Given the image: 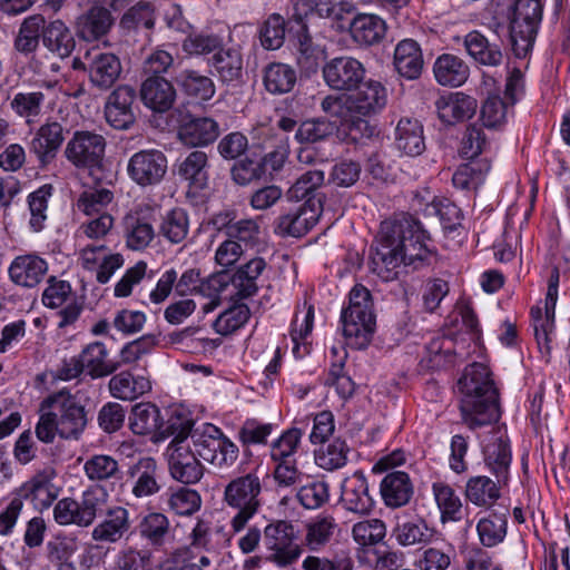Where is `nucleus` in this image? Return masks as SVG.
Wrapping results in <instances>:
<instances>
[{
	"label": "nucleus",
	"mask_w": 570,
	"mask_h": 570,
	"mask_svg": "<svg viewBox=\"0 0 570 570\" xmlns=\"http://www.w3.org/2000/svg\"><path fill=\"white\" fill-rule=\"evenodd\" d=\"M92 87L99 90L110 89L121 75L120 59L112 52L99 48L87 50L81 62Z\"/></svg>",
	"instance_id": "9b49d317"
},
{
	"label": "nucleus",
	"mask_w": 570,
	"mask_h": 570,
	"mask_svg": "<svg viewBox=\"0 0 570 570\" xmlns=\"http://www.w3.org/2000/svg\"><path fill=\"white\" fill-rule=\"evenodd\" d=\"M325 50L313 43L308 35L299 37L297 63L306 75L315 73L325 60Z\"/></svg>",
	"instance_id": "338daca9"
},
{
	"label": "nucleus",
	"mask_w": 570,
	"mask_h": 570,
	"mask_svg": "<svg viewBox=\"0 0 570 570\" xmlns=\"http://www.w3.org/2000/svg\"><path fill=\"white\" fill-rule=\"evenodd\" d=\"M114 24L110 10L95 6L80 14L76 21V32L86 41H95L104 37Z\"/></svg>",
	"instance_id": "c756f323"
},
{
	"label": "nucleus",
	"mask_w": 570,
	"mask_h": 570,
	"mask_svg": "<svg viewBox=\"0 0 570 570\" xmlns=\"http://www.w3.org/2000/svg\"><path fill=\"white\" fill-rule=\"evenodd\" d=\"M48 271L47 262L36 254L16 257L9 266L11 281L23 287H33L41 282Z\"/></svg>",
	"instance_id": "bb28decb"
},
{
	"label": "nucleus",
	"mask_w": 570,
	"mask_h": 570,
	"mask_svg": "<svg viewBox=\"0 0 570 570\" xmlns=\"http://www.w3.org/2000/svg\"><path fill=\"white\" fill-rule=\"evenodd\" d=\"M483 462L488 471L501 481L509 482L512 452L510 441L501 429L492 430L481 441Z\"/></svg>",
	"instance_id": "f8f14e48"
},
{
	"label": "nucleus",
	"mask_w": 570,
	"mask_h": 570,
	"mask_svg": "<svg viewBox=\"0 0 570 570\" xmlns=\"http://www.w3.org/2000/svg\"><path fill=\"white\" fill-rule=\"evenodd\" d=\"M80 362L92 379L108 376L119 368V363L109 358V351L105 343L92 342L79 354Z\"/></svg>",
	"instance_id": "4c0bfd02"
},
{
	"label": "nucleus",
	"mask_w": 570,
	"mask_h": 570,
	"mask_svg": "<svg viewBox=\"0 0 570 570\" xmlns=\"http://www.w3.org/2000/svg\"><path fill=\"white\" fill-rule=\"evenodd\" d=\"M121 225L126 246L131 250L147 248L155 238L154 226L137 212L126 214Z\"/></svg>",
	"instance_id": "7c9ffc66"
},
{
	"label": "nucleus",
	"mask_w": 570,
	"mask_h": 570,
	"mask_svg": "<svg viewBox=\"0 0 570 570\" xmlns=\"http://www.w3.org/2000/svg\"><path fill=\"white\" fill-rule=\"evenodd\" d=\"M51 402L57 412L60 425V438L78 440L87 425L85 407L68 391L61 390L50 394Z\"/></svg>",
	"instance_id": "9d476101"
},
{
	"label": "nucleus",
	"mask_w": 570,
	"mask_h": 570,
	"mask_svg": "<svg viewBox=\"0 0 570 570\" xmlns=\"http://www.w3.org/2000/svg\"><path fill=\"white\" fill-rule=\"evenodd\" d=\"M432 493L441 512L442 522H456L462 518V501L454 489L445 482H434Z\"/></svg>",
	"instance_id": "a18cd8bd"
},
{
	"label": "nucleus",
	"mask_w": 570,
	"mask_h": 570,
	"mask_svg": "<svg viewBox=\"0 0 570 570\" xmlns=\"http://www.w3.org/2000/svg\"><path fill=\"white\" fill-rule=\"evenodd\" d=\"M140 97L147 108L155 112H165L173 107L176 100V90L166 78L153 76L141 83Z\"/></svg>",
	"instance_id": "a878e982"
},
{
	"label": "nucleus",
	"mask_w": 570,
	"mask_h": 570,
	"mask_svg": "<svg viewBox=\"0 0 570 570\" xmlns=\"http://www.w3.org/2000/svg\"><path fill=\"white\" fill-rule=\"evenodd\" d=\"M508 482L487 475L470 476L464 487V498L478 508L490 510L501 498V489Z\"/></svg>",
	"instance_id": "b1692460"
},
{
	"label": "nucleus",
	"mask_w": 570,
	"mask_h": 570,
	"mask_svg": "<svg viewBox=\"0 0 570 570\" xmlns=\"http://www.w3.org/2000/svg\"><path fill=\"white\" fill-rule=\"evenodd\" d=\"M544 0H515L510 22V39L514 55L523 58L532 50L542 19Z\"/></svg>",
	"instance_id": "423d86ee"
},
{
	"label": "nucleus",
	"mask_w": 570,
	"mask_h": 570,
	"mask_svg": "<svg viewBox=\"0 0 570 570\" xmlns=\"http://www.w3.org/2000/svg\"><path fill=\"white\" fill-rule=\"evenodd\" d=\"M207 155L205 151H191L179 165L178 174L196 189H203L208 183Z\"/></svg>",
	"instance_id": "603ef678"
},
{
	"label": "nucleus",
	"mask_w": 570,
	"mask_h": 570,
	"mask_svg": "<svg viewBox=\"0 0 570 570\" xmlns=\"http://www.w3.org/2000/svg\"><path fill=\"white\" fill-rule=\"evenodd\" d=\"M438 118L448 126L471 119L478 109L474 97L462 91L445 92L435 100Z\"/></svg>",
	"instance_id": "a211bd4d"
},
{
	"label": "nucleus",
	"mask_w": 570,
	"mask_h": 570,
	"mask_svg": "<svg viewBox=\"0 0 570 570\" xmlns=\"http://www.w3.org/2000/svg\"><path fill=\"white\" fill-rule=\"evenodd\" d=\"M343 335L350 346L365 348L375 330V315L370 291L363 285H355L348 297V306L341 314Z\"/></svg>",
	"instance_id": "20e7f679"
},
{
	"label": "nucleus",
	"mask_w": 570,
	"mask_h": 570,
	"mask_svg": "<svg viewBox=\"0 0 570 570\" xmlns=\"http://www.w3.org/2000/svg\"><path fill=\"white\" fill-rule=\"evenodd\" d=\"M266 268L262 257H255L242 265L230 278L235 296L239 299L248 298L258 291L257 279Z\"/></svg>",
	"instance_id": "58836bf2"
},
{
	"label": "nucleus",
	"mask_w": 570,
	"mask_h": 570,
	"mask_svg": "<svg viewBox=\"0 0 570 570\" xmlns=\"http://www.w3.org/2000/svg\"><path fill=\"white\" fill-rule=\"evenodd\" d=\"M108 497L107 491L98 485L89 487L82 492L79 503L86 528L91 525L96 518L105 511Z\"/></svg>",
	"instance_id": "0e129e2a"
},
{
	"label": "nucleus",
	"mask_w": 570,
	"mask_h": 570,
	"mask_svg": "<svg viewBox=\"0 0 570 570\" xmlns=\"http://www.w3.org/2000/svg\"><path fill=\"white\" fill-rule=\"evenodd\" d=\"M348 453L350 446L346 441L336 438L315 453V463L318 468L333 472L346 465Z\"/></svg>",
	"instance_id": "6e6d98bb"
},
{
	"label": "nucleus",
	"mask_w": 570,
	"mask_h": 570,
	"mask_svg": "<svg viewBox=\"0 0 570 570\" xmlns=\"http://www.w3.org/2000/svg\"><path fill=\"white\" fill-rule=\"evenodd\" d=\"M167 169V157L159 149H144L132 154L126 167L128 177L142 188L160 184Z\"/></svg>",
	"instance_id": "1a4fd4ad"
},
{
	"label": "nucleus",
	"mask_w": 570,
	"mask_h": 570,
	"mask_svg": "<svg viewBox=\"0 0 570 570\" xmlns=\"http://www.w3.org/2000/svg\"><path fill=\"white\" fill-rule=\"evenodd\" d=\"M110 394L118 400L134 401L151 391V381L147 374H132L121 371L109 380Z\"/></svg>",
	"instance_id": "c85d7f7f"
},
{
	"label": "nucleus",
	"mask_w": 570,
	"mask_h": 570,
	"mask_svg": "<svg viewBox=\"0 0 570 570\" xmlns=\"http://www.w3.org/2000/svg\"><path fill=\"white\" fill-rule=\"evenodd\" d=\"M189 232V217L184 208L167 210L159 223V234L171 244L181 243Z\"/></svg>",
	"instance_id": "8fccbe9b"
},
{
	"label": "nucleus",
	"mask_w": 570,
	"mask_h": 570,
	"mask_svg": "<svg viewBox=\"0 0 570 570\" xmlns=\"http://www.w3.org/2000/svg\"><path fill=\"white\" fill-rule=\"evenodd\" d=\"M138 528L140 537L147 540L154 548L163 547L170 533L168 518L159 512L146 514Z\"/></svg>",
	"instance_id": "5fc2aeb1"
},
{
	"label": "nucleus",
	"mask_w": 570,
	"mask_h": 570,
	"mask_svg": "<svg viewBox=\"0 0 570 570\" xmlns=\"http://www.w3.org/2000/svg\"><path fill=\"white\" fill-rule=\"evenodd\" d=\"M193 422L186 415L179 413H170L167 419L161 416L159 421L156 434L155 442L165 441L168 438H173L170 443L181 442L184 444H189L187 442V438L194 431H191Z\"/></svg>",
	"instance_id": "de8ad7c7"
},
{
	"label": "nucleus",
	"mask_w": 570,
	"mask_h": 570,
	"mask_svg": "<svg viewBox=\"0 0 570 570\" xmlns=\"http://www.w3.org/2000/svg\"><path fill=\"white\" fill-rule=\"evenodd\" d=\"M106 146L102 135L90 130H76L65 146L63 156L77 169H99Z\"/></svg>",
	"instance_id": "6e6552de"
},
{
	"label": "nucleus",
	"mask_w": 570,
	"mask_h": 570,
	"mask_svg": "<svg viewBox=\"0 0 570 570\" xmlns=\"http://www.w3.org/2000/svg\"><path fill=\"white\" fill-rule=\"evenodd\" d=\"M508 524V509L480 513L475 524L479 543L485 549L499 547L507 539Z\"/></svg>",
	"instance_id": "4be33fe9"
},
{
	"label": "nucleus",
	"mask_w": 570,
	"mask_h": 570,
	"mask_svg": "<svg viewBox=\"0 0 570 570\" xmlns=\"http://www.w3.org/2000/svg\"><path fill=\"white\" fill-rule=\"evenodd\" d=\"M263 484L258 474L249 472L230 480L224 488L223 500L234 510L229 519L232 533L239 534L261 511Z\"/></svg>",
	"instance_id": "7ed1b4c3"
},
{
	"label": "nucleus",
	"mask_w": 570,
	"mask_h": 570,
	"mask_svg": "<svg viewBox=\"0 0 570 570\" xmlns=\"http://www.w3.org/2000/svg\"><path fill=\"white\" fill-rule=\"evenodd\" d=\"M263 544L268 560L278 567L295 563L303 553L295 525L287 520H269L263 528Z\"/></svg>",
	"instance_id": "0eeeda50"
},
{
	"label": "nucleus",
	"mask_w": 570,
	"mask_h": 570,
	"mask_svg": "<svg viewBox=\"0 0 570 570\" xmlns=\"http://www.w3.org/2000/svg\"><path fill=\"white\" fill-rule=\"evenodd\" d=\"M43 24L45 18L40 14L26 18L14 40L16 50L23 55L35 52L39 46L40 30Z\"/></svg>",
	"instance_id": "052dcab7"
},
{
	"label": "nucleus",
	"mask_w": 570,
	"mask_h": 570,
	"mask_svg": "<svg viewBox=\"0 0 570 570\" xmlns=\"http://www.w3.org/2000/svg\"><path fill=\"white\" fill-rule=\"evenodd\" d=\"M127 474L132 484L131 493L138 499L151 497L160 490L159 469L154 458L139 459L129 468Z\"/></svg>",
	"instance_id": "5701e85b"
},
{
	"label": "nucleus",
	"mask_w": 570,
	"mask_h": 570,
	"mask_svg": "<svg viewBox=\"0 0 570 570\" xmlns=\"http://www.w3.org/2000/svg\"><path fill=\"white\" fill-rule=\"evenodd\" d=\"M355 92L345 98L346 107L351 114L370 117L379 114L387 102L385 87L376 80L362 81Z\"/></svg>",
	"instance_id": "dca6fc26"
},
{
	"label": "nucleus",
	"mask_w": 570,
	"mask_h": 570,
	"mask_svg": "<svg viewBox=\"0 0 570 570\" xmlns=\"http://www.w3.org/2000/svg\"><path fill=\"white\" fill-rule=\"evenodd\" d=\"M177 82L187 96L200 101L212 99L216 91L210 77L191 69L183 70L177 77Z\"/></svg>",
	"instance_id": "49530a36"
},
{
	"label": "nucleus",
	"mask_w": 570,
	"mask_h": 570,
	"mask_svg": "<svg viewBox=\"0 0 570 570\" xmlns=\"http://www.w3.org/2000/svg\"><path fill=\"white\" fill-rule=\"evenodd\" d=\"M136 91L124 85L117 87L108 97L105 106L107 122L115 129H128L135 122L134 102Z\"/></svg>",
	"instance_id": "aec40b11"
},
{
	"label": "nucleus",
	"mask_w": 570,
	"mask_h": 570,
	"mask_svg": "<svg viewBox=\"0 0 570 570\" xmlns=\"http://www.w3.org/2000/svg\"><path fill=\"white\" fill-rule=\"evenodd\" d=\"M513 107L499 94L488 95L481 107V119L487 128H499L507 122L509 110Z\"/></svg>",
	"instance_id": "69168bd1"
},
{
	"label": "nucleus",
	"mask_w": 570,
	"mask_h": 570,
	"mask_svg": "<svg viewBox=\"0 0 570 570\" xmlns=\"http://www.w3.org/2000/svg\"><path fill=\"white\" fill-rule=\"evenodd\" d=\"M468 53L479 63L495 67L503 60V55L497 45L490 43L479 31H471L464 38Z\"/></svg>",
	"instance_id": "79ce46f5"
},
{
	"label": "nucleus",
	"mask_w": 570,
	"mask_h": 570,
	"mask_svg": "<svg viewBox=\"0 0 570 570\" xmlns=\"http://www.w3.org/2000/svg\"><path fill=\"white\" fill-rule=\"evenodd\" d=\"M394 67L400 76L413 80L423 69V57L417 42L412 39L400 41L394 50Z\"/></svg>",
	"instance_id": "72a5a7b5"
},
{
	"label": "nucleus",
	"mask_w": 570,
	"mask_h": 570,
	"mask_svg": "<svg viewBox=\"0 0 570 570\" xmlns=\"http://www.w3.org/2000/svg\"><path fill=\"white\" fill-rule=\"evenodd\" d=\"M341 502L348 512L358 515L372 513L375 500L370 494L368 481L363 471L357 470L344 479L341 485Z\"/></svg>",
	"instance_id": "f3484780"
},
{
	"label": "nucleus",
	"mask_w": 570,
	"mask_h": 570,
	"mask_svg": "<svg viewBox=\"0 0 570 570\" xmlns=\"http://www.w3.org/2000/svg\"><path fill=\"white\" fill-rule=\"evenodd\" d=\"M489 169V164L480 160L462 164L454 171L452 183L459 189L475 190L483 183Z\"/></svg>",
	"instance_id": "13d9d810"
},
{
	"label": "nucleus",
	"mask_w": 570,
	"mask_h": 570,
	"mask_svg": "<svg viewBox=\"0 0 570 570\" xmlns=\"http://www.w3.org/2000/svg\"><path fill=\"white\" fill-rule=\"evenodd\" d=\"M85 475L92 482H115L121 479L118 461L107 454H95L83 464Z\"/></svg>",
	"instance_id": "37998d69"
},
{
	"label": "nucleus",
	"mask_w": 570,
	"mask_h": 570,
	"mask_svg": "<svg viewBox=\"0 0 570 570\" xmlns=\"http://www.w3.org/2000/svg\"><path fill=\"white\" fill-rule=\"evenodd\" d=\"M195 452L218 469L230 468L239 455L238 446L213 424H203L191 433Z\"/></svg>",
	"instance_id": "39448f33"
},
{
	"label": "nucleus",
	"mask_w": 570,
	"mask_h": 570,
	"mask_svg": "<svg viewBox=\"0 0 570 570\" xmlns=\"http://www.w3.org/2000/svg\"><path fill=\"white\" fill-rule=\"evenodd\" d=\"M131 521L129 511L120 505L108 508L105 518L92 529L94 541L117 543L130 534Z\"/></svg>",
	"instance_id": "412c9836"
},
{
	"label": "nucleus",
	"mask_w": 570,
	"mask_h": 570,
	"mask_svg": "<svg viewBox=\"0 0 570 570\" xmlns=\"http://www.w3.org/2000/svg\"><path fill=\"white\" fill-rule=\"evenodd\" d=\"M218 136L219 126L209 117L193 118L178 129L179 140L189 147L207 146Z\"/></svg>",
	"instance_id": "2f4dec72"
},
{
	"label": "nucleus",
	"mask_w": 570,
	"mask_h": 570,
	"mask_svg": "<svg viewBox=\"0 0 570 570\" xmlns=\"http://www.w3.org/2000/svg\"><path fill=\"white\" fill-rule=\"evenodd\" d=\"M208 63L214 75H216L220 81L228 85H236L240 81L243 75V57L238 49H224V47H222V49L212 56Z\"/></svg>",
	"instance_id": "c9c22d12"
},
{
	"label": "nucleus",
	"mask_w": 570,
	"mask_h": 570,
	"mask_svg": "<svg viewBox=\"0 0 570 570\" xmlns=\"http://www.w3.org/2000/svg\"><path fill=\"white\" fill-rule=\"evenodd\" d=\"M161 420L160 410L150 402L137 403L129 416V428L137 435L153 434V440Z\"/></svg>",
	"instance_id": "c03bdc74"
},
{
	"label": "nucleus",
	"mask_w": 570,
	"mask_h": 570,
	"mask_svg": "<svg viewBox=\"0 0 570 570\" xmlns=\"http://www.w3.org/2000/svg\"><path fill=\"white\" fill-rule=\"evenodd\" d=\"M155 26L154 7L148 2H138L129 8L120 20V27L130 31H150Z\"/></svg>",
	"instance_id": "680f3d73"
},
{
	"label": "nucleus",
	"mask_w": 570,
	"mask_h": 570,
	"mask_svg": "<svg viewBox=\"0 0 570 570\" xmlns=\"http://www.w3.org/2000/svg\"><path fill=\"white\" fill-rule=\"evenodd\" d=\"M458 386L462 394L460 401L462 422L470 430L499 421L498 391L487 365L473 363L466 366Z\"/></svg>",
	"instance_id": "f03ea898"
},
{
	"label": "nucleus",
	"mask_w": 570,
	"mask_h": 570,
	"mask_svg": "<svg viewBox=\"0 0 570 570\" xmlns=\"http://www.w3.org/2000/svg\"><path fill=\"white\" fill-rule=\"evenodd\" d=\"M65 141L63 127L56 120L42 124L29 142L32 153L41 167L49 165L56 157Z\"/></svg>",
	"instance_id": "6ab92c4d"
},
{
	"label": "nucleus",
	"mask_w": 570,
	"mask_h": 570,
	"mask_svg": "<svg viewBox=\"0 0 570 570\" xmlns=\"http://www.w3.org/2000/svg\"><path fill=\"white\" fill-rule=\"evenodd\" d=\"M396 148L409 156H419L425 149L423 128L419 120L402 118L395 129Z\"/></svg>",
	"instance_id": "ea45409f"
},
{
	"label": "nucleus",
	"mask_w": 570,
	"mask_h": 570,
	"mask_svg": "<svg viewBox=\"0 0 570 570\" xmlns=\"http://www.w3.org/2000/svg\"><path fill=\"white\" fill-rule=\"evenodd\" d=\"M433 537V528L421 517L410 519L397 517L392 529V538L403 548L424 547L432 541Z\"/></svg>",
	"instance_id": "393cba45"
},
{
	"label": "nucleus",
	"mask_w": 570,
	"mask_h": 570,
	"mask_svg": "<svg viewBox=\"0 0 570 570\" xmlns=\"http://www.w3.org/2000/svg\"><path fill=\"white\" fill-rule=\"evenodd\" d=\"M337 532L338 523L333 515L317 514L305 525L304 544L311 551H321L331 543Z\"/></svg>",
	"instance_id": "473e14b6"
},
{
	"label": "nucleus",
	"mask_w": 570,
	"mask_h": 570,
	"mask_svg": "<svg viewBox=\"0 0 570 570\" xmlns=\"http://www.w3.org/2000/svg\"><path fill=\"white\" fill-rule=\"evenodd\" d=\"M387 532L386 523L379 518H368L353 524L351 534L361 547H373L381 543Z\"/></svg>",
	"instance_id": "4d7b16f0"
},
{
	"label": "nucleus",
	"mask_w": 570,
	"mask_h": 570,
	"mask_svg": "<svg viewBox=\"0 0 570 570\" xmlns=\"http://www.w3.org/2000/svg\"><path fill=\"white\" fill-rule=\"evenodd\" d=\"M159 344V335L146 334L131 342L126 343L119 352V367L122 365L134 366L146 355L150 354Z\"/></svg>",
	"instance_id": "bf43d9fd"
},
{
	"label": "nucleus",
	"mask_w": 570,
	"mask_h": 570,
	"mask_svg": "<svg viewBox=\"0 0 570 570\" xmlns=\"http://www.w3.org/2000/svg\"><path fill=\"white\" fill-rule=\"evenodd\" d=\"M50 402L51 399L50 395H48L39 404V420L35 428L37 439L47 444L52 443L56 435L60 436V425L57 412L55 411L53 405L48 406V403Z\"/></svg>",
	"instance_id": "e2e57ef3"
},
{
	"label": "nucleus",
	"mask_w": 570,
	"mask_h": 570,
	"mask_svg": "<svg viewBox=\"0 0 570 570\" xmlns=\"http://www.w3.org/2000/svg\"><path fill=\"white\" fill-rule=\"evenodd\" d=\"M433 72L441 86L460 87L466 82L470 68L460 57L443 53L435 60Z\"/></svg>",
	"instance_id": "e433bc0d"
},
{
	"label": "nucleus",
	"mask_w": 570,
	"mask_h": 570,
	"mask_svg": "<svg viewBox=\"0 0 570 570\" xmlns=\"http://www.w3.org/2000/svg\"><path fill=\"white\" fill-rule=\"evenodd\" d=\"M304 430L297 426L287 429L269 446L272 462L297 461L296 454L299 451Z\"/></svg>",
	"instance_id": "3c124183"
},
{
	"label": "nucleus",
	"mask_w": 570,
	"mask_h": 570,
	"mask_svg": "<svg viewBox=\"0 0 570 570\" xmlns=\"http://www.w3.org/2000/svg\"><path fill=\"white\" fill-rule=\"evenodd\" d=\"M322 212L321 199L309 197L296 209L282 215L277 219L275 233L282 237H302L316 225Z\"/></svg>",
	"instance_id": "4468645a"
},
{
	"label": "nucleus",
	"mask_w": 570,
	"mask_h": 570,
	"mask_svg": "<svg viewBox=\"0 0 570 570\" xmlns=\"http://www.w3.org/2000/svg\"><path fill=\"white\" fill-rule=\"evenodd\" d=\"M296 83L295 70L285 63L274 62L264 71V85L268 92L283 95L289 92Z\"/></svg>",
	"instance_id": "864d4df0"
},
{
	"label": "nucleus",
	"mask_w": 570,
	"mask_h": 570,
	"mask_svg": "<svg viewBox=\"0 0 570 570\" xmlns=\"http://www.w3.org/2000/svg\"><path fill=\"white\" fill-rule=\"evenodd\" d=\"M352 39L363 46H372L380 42L386 32L385 21L372 13H358L348 23Z\"/></svg>",
	"instance_id": "f704fd0d"
},
{
	"label": "nucleus",
	"mask_w": 570,
	"mask_h": 570,
	"mask_svg": "<svg viewBox=\"0 0 570 570\" xmlns=\"http://www.w3.org/2000/svg\"><path fill=\"white\" fill-rule=\"evenodd\" d=\"M153 554L147 549L126 547L115 559L116 570H151Z\"/></svg>",
	"instance_id": "774afa93"
},
{
	"label": "nucleus",
	"mask_w": 570,
	"mask_h": 570,
	"mask_svg": "<svg viewBox=\"0 0 570 570\" xmlns=\"http://www.w3.org/2000/svg\"><path fill=\"white\" fill-rule=\"evenodd\" d=\"M322 71L325 83L337 91L354 90L365 78L363 63L350 56L331 59Z\"/></svg>",
	"instance_id": "ddd939ff"
},
{
	"label": "nucleus",
	"mask_w": 570,
	"mask_h": 570,
	"mask_svg": "<svg viewBox=\"0 0 570 570\" xmlns=\"http://www.w3.org/2000/svg\"><path fill=\"white\" fill-rule=\"evenodd\" d=\"M169 473L176 481L184 484L197 483L204 474V466L197 459V453L189 444L181 442L169 443L166 449Z\"/></svg>",
	"instance_id": "2eb2a0df"
},
{
	"label": "nucleus",
	"mask_w": 570,
	"mask_h": 570,
	"mask_svg": "<svg viewBox=\"0 0 570 570\" xmlns=\"http://www.w3.org/2000/svg\"><path fill=\"white\" fill-rule=\"evenodd\" d=\"M428 238L422 225L412 218L383 222L372 257L373 272L385 282L393 281L402 264L413 265L428 256Z\"/></svg>",
	"instance_id": "f257e3e1"
},
{
	"label": "nucleus",
	"mask_w": 570,
	"mask_h": 570,
	"mask_svg": "<svg viewBox=\"0 0 570 570\" xmlns=\"http://www.w3.org/2000/svg\"><path fill=\"white\" fill-rule=\"evenodd\" d=\"M43 46L60 58L71 55L75 49V40L69 28L61 20H53L47 26L43 24Z\"/></svg>",
	"instance_id": "a19ab883"
},
{
	"label": "nucleus",
	"mask_w": 570,
	"mask_h": 570,
	"mask_svg": "<svg viewBox=\"0 0 570 570\" xmlns=\"http://www.w3.org/2000/svg\"><path fill=\"white\" fill-rule=\"evenodd\" d=\"M45 102L46 96L42 91H20L13 96L10 106L30 126L39 120Z\"/></svg>",
	"instance_id": "09e8293b"
},
{
	"label": "nucleus",
	"mask_w": 570,
	"mask_h": 570,
	"mask_svg": "<svg viewBox=\"0 0 570 570\" xmlns=\"http://www.w3.org/2000/svg\"><path fill=\"white\" fill-rule=\"evenodd\" d=\"M380 492L387 508L397 509L410 502L414 490L407 473L393 471L382 479Z\"/></svg>",
	"instance_id": "cd10ccee"
}]
</instances>
